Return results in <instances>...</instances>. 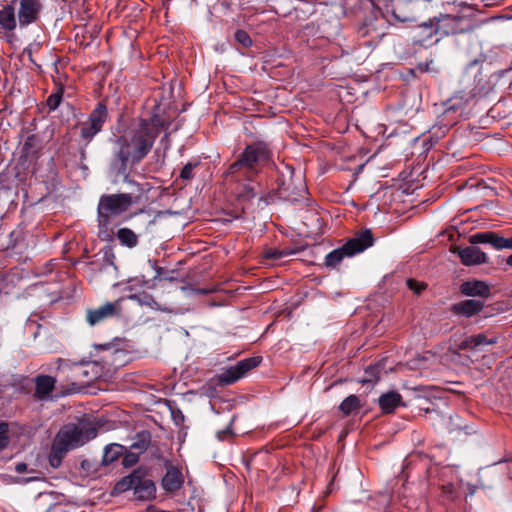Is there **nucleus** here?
<instances>
[{"instance_id":"obj_1","label":"nucleus","mask_w":512,"mask_h":512,"mask_svg":"<svg viewBox=\"0 0 512 512\" xmlns=\"http://www.w3.org/2000/svg\"><path fill=\"white\" fill-rule=\"evenodd\" d=\"M150 100L153 101L150 119L141 121L130 141H125L117 153L123 172L129 159L138 163L150 152L161 129L168 127L171 120L178 115V109L172 105L171 98H148L146 106Z\"/></svg>"},{"instance_id":"obj_2","label":"nucleus","mask_w":512,"mask_h":512,"mask_svg":"<svg viewBox=\"0 0 512 512\" xmlns=\"http://www.w3.org/2000/svg\"><path fill=\"white\" fill-rule=\"evenodd\" d=\"M271 150L264 141L248 144L236 161L228 167L225 177L231 182L251 181L270 161Z\"/></svg>"},{"instance_id":"obj_3","label":"nucleus","mask_w":512,"mask_h":512,"mask_svg":"<svg viewBox=\"0 0 512 512\" xmlns=\"http://www.w3.org/2000/svg\"><path fill=\"white\" fill-rule=\"evenodd\" d=\"M55 364L56 371L63 375L65 381L70 385L67 389L68 394L81 391L98 377V373L94 371L95 365L87 361L76 363L58 358Z\"/></svg>"},{"instance_id":"obj_4","label":"nucleus","mask_w":512,"mask_h":512,"mask_svg":"<svg viewBox=\"0 0 512 512\" xmlns=\"http://www.w3.org/2000/svg\"><path fill=\"white\" fill-rule=\"evenodd\" d=\"M132 196L128 193L102 195L99 199L97 213H98V226L99 236L108 240L110 235L108 226L112 217H116L126 210L133 203Z\"/></svg>"},{"instance_id":"obj_5","label":"nucleus","mask_w":512,"mask_h":512,"mask_svg":"<svg viewBox=\"0 0 512 512\" xmlns=\"http://www.w3.org/2000/svg\"><path fill=\"white\" fill-rule=\"evenodd\" d=\"M115 490L118 492L132 490L135 500L143 502L153 501L157 494L156 484L144 468H137L121 478L116 483Z\"/></svg>"},{"instance_id":"obj_6","label":"nucleus","mask_w":512,"mask_h":512,"mask_svg":"<svg viewBox=\"0 0 512 512\" xmlns=\"http://www.w3.org/2000/svg\"><path fill=\"white\" fill-rule=\"evenodd\" d=\"M374 238L369 229H366L349 239L342 247L334 249L325 257L324 264L328 268H336L345 257H352L371 247Z\"/></svg>"},{"instance_id":"obj_7","label":"nucleus","mask_w":512,"mask_h":512,"mask_svg":"<svg viewBox=\"0 0 512 512\" xmlns=\"http://www.w3.org/2000/svg\"><path fill=\"white\" fill-rule=\"evenodd\" d=\"M438 23L439 37L435 39L438 42L441 38L449 35H457L470 32L475 28V19L471 15H459L439 12L436 15Z\"/></svg>"},{"instance_id":"obj_8","label":"nucleus","mask_w":512,"mask_h":512,"mask_svg":"<svg viewBox=\"0 0 512 512\" xmlns=\"http://www.w3.org/2000/svg\"><path fill=\"white\" fill-rule=\"evenodd\" d=\"M465 110L463 98H446L433 103L432 114L439 119L443 126H452L461 117Z\"/></svg>"},{"instance_id":"obj_9","label":"nucleus","mask_w":512,"mask_h":512,"mask_svg":"<svg viewBox=\"0 0 512 512\" xmlns=\"http://www.w3.org/2000/svg\"><path fill=\"white\" fill-rule=\"evenodd\" d=\"M387 12L401 22L415 21L420 10L428 9L426 0H383Z\"/></svg>"},{"instance_id":"obj_10","label":"nucleus","mask_w":512,"mask_h":512,"mask_svg":"<svg viewBox=\"0 0 512 512\" xmlns=\"http://www.w3.org/2000/svg\"><path fill=\"white\" fill-rule=\"evenodd\" d=\"M75 434V429L73 428L60 429V431L57 433L48 456V461L51 467L58 468L61 465L62 460L67 452L71 449L79 447V440L77 441L74 438L71 441Z\"/></svg>"},{"instance_id":"obj_11","label":"nucleus","mask_w":512,"mask_h":512,"mask_svg":"<svg viewBox=\"0 0 512 512\" xmlns=\"http://www.w3.org/2000/svg\"><path fill=\"white\" fill-rule=\"evenodd\" d=\"M262 361L259 356L249 357L229 366L218 375V381L223 385H230L244 377L250 370L256 368Z\"/></svg>"},{"instance_id":"obj_12","label":"nucleus","mask_w":512,"mask_h":512,"mask_svg":"<svg viewBox=\"0 0 512 512\" xmlns=\"http://www.w3.org/2000/svg\"><path fill=\"white\" fill-rule=\"evenodd\" d=\"M107 117L108 112L106 105L101 102L98 103L87 121L83 122L80 126V137L82 140L89 143L93 137L101 131Z\"/></svg>"},{"instance_id":"obj_13","label":"nucleus","mask_w":512,"mask_h":512,"mask_svg":"<svg viewBox=\"0 0 512 512\" xmlns=\"http://www.w3.org/2000/svg\"><path fill=\"white\" fill-rule=\"evenodd\" d=\"M123 299L114 302H106L105 304L88 309L86 311V321L90 326H95L107 319L121 316Z\"/></svg>"},{"instance_id":"obj_14","label":"nucleus","mask_w":512,"mask_h":512,"mask_svg":"<svg viewBox=\"0 0 512 512\" xmlns=\"http://www.w3.org/2000/svg\"><path fill=\"white\" fill-rule=\"evenodd\" d=\"M165 474L161 479V487L167 494H174L184 485V476L179 466L172 464L170 460L164 461Z\"/></svg>"},{"instance_id":"obj_15","label":"nucleus","mask_w":512,"mask_h":512,"mask_svg":"<svg viewBox=\"0 0 512 512\" xmlns=\"http://www.w3.org/2000/svg\"><path fill=\"white\" fill-rule=\"evenodd\" d=\"M386 20L383 15L377 11L371 17L366 18L358 28V34L361 37H371V39H381L385 35Z\"/></svg>"},{"instance_id":"obj_16","label":"nucleus","mask_w":512,"mask_h":512,"mask_svg":"<svg viewBox=\"0 0 512 512\" xmlns=\"http://www.w3.org/2000/svg\"><path fill=\"white\" fill-rule=\"evenodd\" d=\"M452 252L458 255L461 263L465 266H476L488 263L487 254L473 244L464 248L456 247Z\"/></svg>"},{"instance_id":"obj_17","label":"nucleus","mask_w":512,"mask_h":512,"mask_svg":"<svg viewBox=\"0 0 512 512\" xmlns=\"http://www.w3.org/2000/svg\"><path fill=\"white\" fill-rule=\"evenodd\" d=\"M280 196L290 202H299L306 199L307 187L301 178H298V183H294L292 177L288 182L283 181L278 188Z\"/></svg>"},{"instance_id":"obj_18","label":"nucleus","mask_w":512,"mask_h":512,"mask_svg":"<svg viewBox=\"0 0 512 512\" xmlns=\"http://www.w3.org/2000/svg\"><path fill=\"white\" fill-rule=\"evenodd\" d=\"M479 64V60L475 59L469 63L467 66L464 75H463V82L468 83L472 78H474L475 84L473 87L469 90L470 96L476 97V96H486L491 91L485 89V83L483 81V78H479L478 76L481 74L479 70L477 69V66Z\"/></svg>"},{"instance_id":"obj_19","label":"nucleus","mask_w":512,"mask_h":512,"mask_svg":"<svg viewBox=\"0 0 512 512\" xmlns=\"http://www.w3.org/2000/svg\"><path fill=\"white\" fill-rule=\"evenodd\" d=\"M35 391L33 397L38 401H48L52 399V392L55 389L56 378L40 374L34 378Z\"/></svg>"},{"instance_id":"obj_20","label":"nucleus","mask_w":512,"mask_h":512,"mask_svg":"<svg viewBox=\"0 0 512 512\" xmlns=\"http://www.w3.org/2000/svg\"><path fill=\"white\" fill-rule=\"evenodd\" d=\"M438 37V23L436 16H434L418 26L415 42L420 45L427 46L431 43H436L435 39Z\"/></svg>"},{"instance_id":"obj_21","label":"nucleus","mask_w":512,"mask_h":512,"mask_svg":"<svg viewBox=\"0 0 512 512\" xmlns=\"http://www.w3.org/2000/svg\"><path fill=\"white\" fill-rule=\"evenodd\" d=\"M42 5L39 0H20L18 19L21 26H27L38 19Z\"/></svg>"},{"instance_id":"obj_22","label":"nucleus","mask_w":512,"mask_h":512,"mask_svg":"<svg viewBox=\"0 0 512 512\" xmlns=\"http://www.w3.org/2000/svg\"><path fill=\"white\" fill-rule=\"evenodd\" d=\"M460 292L465 296L488 298L491 295L490 286L485 281H465L460 286Z\"/></svg>"},{"instance_id":"obj_23","label":"nucleus","mask_w":512,"mask_h":512,"mask_svg":"<svg viewBox=\"0 0 512 512\" xmlns=\"http://www.w3.org/2000/svg\"><path fill=\"white\" fill-rule=\"evenodd\" d=\"M484 307L481 300L469 299L455 303L451 306V312L458 316L472 317L478 314Z\"/></svg>"},{"instance_id":"obj_24","label":"nucleus","mask_w":512,"mask_h":512,"mask_svg":"<svg viewBox=\"0 0 512 512\" xmlns=\"http://www.w3.org/2000/svg\"><path fill=\"white\" fill-rule=\"evenodd\" d=\"M379 407L384 414L393 413L397 407L405 406L402 396L396 391H388L378 398Z\"/></svg>"},{"instance_id":"obj_25","label":"nucleus","mask_w":512,"mask_h":512,"mask_svg":"<svg viewBox=\"0 0 512 512\" xmlns=\"http://www.w3.org/2000/svg\"><path fill=\"white\" fill-rule=\"evenodd\" d=\"M420 99L404 98L399 107L390 108L388 114L391 118H396L397 114H403L407 118H412L420 108Z\"/></svg>"},{"instance_id":"obj_26","label":"nucleus","mask_w":512,"mask_h":512,"mask_svg":"<svg viewBox=\"0 0 512 512\" xmlns=\"http://www.w3.org/2000/svg\"><path fill=\"white\" fill-rule=\"evenodd\" d=\"M75 429V436L71 439V441L75 438L79 442V446H82L87 441L95 438L97 436V429L93 426H77L75 424H67L63 426L61 429Z\"/></svg>"},{"instance_id":"obj_27","label":"nucleus","mask_w":512,"mask_h":512,"mask_svg":"<svg viewBox=\"0 0 512 512\" xmlns=\"http://www.w3.org/2000/svg\"><path fill=\"white\" fill-rule=\"evenodd\" d=\"M127 299L136 301L139 305L147 306L150 309L155 310V311H162V312L167 311V308L165 306H162L161 304H159L151 294H149L145 291L128 295Z\"/></svg>"},{"instance_id":"obj_28","label":"nucleus","mask_w":512,"mask_h":512,"mask_svg":"<svg viewBox=\"0 0 512 512\" xmlns=\"http://www.w3.org/2000/svg\"><path fill=\"white\" fill-rule=\"evenodd\" d=\"M498 342V337L488 339L485 334L472 335L461 342L460 349H476L480 345H494Z\"/></svg>"},{"instance_id":"obj_29","label":"nucleus","mask_w":512,"mask_h":512,"mask_svg":"<svg viewBox=\"0 0 512 512\" xmlns=\"http://www.w3.org/2000/svg\"><path fill=\"white\" fill-rule=\"evenodd\" d=\"M126 452V447L120 444L112 443L105 447L102 463L109 465L118 460Z\"/></svg>"},{"instance_id":"obj_30","label":"nucleus","mask_w":512,"mask_h":512,"mask_svg":"<svg viewBox=\"0 0 512 512\" xmlns=\"http://www.w3.org/2000/svg\"><path fill=\"white\" fill-rule=\"evenodd\" d=\"M0 25L4 30L12 31L16 28V19L14 8L10 5H5L0 10Z\"/></svg>"},{"instance_id":"obj_31","label":"nucleus","mask_w":512,"mask_h":512,"mask_svg":"<svg viewBox=\"0 0 512 512\" xmlns=\"http://www.w3.org/2000/svg\"><path fill=\"white\" fill-rule=\"evenodd\" d=\"M41 147L42 144L39 136L30 134L23 143L22 153L25 157H33L40 151Z\"/></svg>"},{"instance_id":"obj_32","label":"nucleus","mask_w":512,"mask_h":512,"mask_svg":"<svg viewBox=\"0 0 512 512\" xmlns=\"http://www.w3.org/2000/svg\"><path fill=\"white\" fill-rule=\"evenodd\" d=\"M116 237L121 245L134 248L138 245V236L129 228H121L117 231Z\"/></svg>"},{"instance_id":"obj_33","label":"nucleus","mask_w":512,"mask_h":512,"mask_svg":"<svg viewBox=\"0 0 512 512\" xmlns=\"http://www.w3.org/2000/svg\"><path fill=\"white\" fill-rule=\"evenodd\" d=\"M360 407V399L356 395H349L339 405V410L343 415L349 416L353 411Z\"/></svg>"},{"instance_id":"obj_34","label":"nucleus","mask_w":512,"mask_h":512,"mask_svg":"<svg viewBox=\"0 0 512 512\" xmlns=\"http://www.w3.org/2000/svg\"><path fill=\"white\" fill-rule=\"evenodd\" d=\"M381 365L370 364L364 371V376L360 380L362 384H374L380 377Z\"/></svg>"},{"instance_id":"obj_35","label":"nucleus","mask_w":512,"mask_h":512,"mask_svg":"<svg viewBox=\"0 0 512 512\" xmlns=\"http://www.w3.org/2000/svg\"><path fill=\"white\" fill-rule=\"evenodd\" d=\"M237 195L240 200H251L256 196L255 185L252 183L243 185Z\"/></svg>"},{"instance_id":"obj_36","label":"nucleus","mask_w":512,"mask_h":512,"mask_svg":"<svg viewBox=\"0 0 512 512\" xmlns=\"http://www.w3.org/2000/svg\"><path fill=\"white\" fill-rule=\"evenodd\" d=\"M234 37L235 40L245 48L251 47L253 44V41L249 34L242 29H238L235 32Z\"/></svg>"},{"instance_id":"obj_37","label":"nucleus","mask_w":512,"mask_h":512,"mask_svg":"<svg viewBox=\"0 0 512 512\" xmlns=\"http://www.w3.org/2000/svg\"><path fill=\"white\" fill-rule=\"evenodd\" d=\"M406 284L407 287L416 295H420L427 288V284L425 282H420L412 278L408 279Z\"/></svg>"},{"instance_id":"obj_38","label":"nucleus","mask_w":512,"mask_h":512,"mask_svg":"<svg viewBox=\"0 0 512 512\" xmlns=\"http://www.w3.org/2000/svg\"><path fill=\"white\" fill-rule=\"evenodd\" d=\"M490 231L477 232L469 237V242L473 245L487 244Z\"/></svg>"},{"instance_id":"obj_39","label":"nucleus","mask_w":512,"mask_h":512,"mask_svg":"<svg viewBox=\"0 0 512 512\" xmlns=\"http://www.w3.org/2000/svg\"><path fill=\"white\" fill-rule=\"evenodd\" d=\"M9 425L5 422L0 423V449L7 447L9 443Z\"/></svg>"},{"instance_id":"obj_40","label":"nucleus","mask_w":512,"mask_h":512,"mask_svg":"<svg viewBox=\"0 0 512 512\" xmlns=\"http://www.w3.org/2000/svg\"><path fill=\"white\" fill-rule=\"evenodd\" d=\"M150 443V435L148 433L142 434L139 441L134 442L131 448L137 449L140 452L145 451Z\"/></svg>"},{"instance_id":"obj_41","label":"nucleus","mask_w":512,"mask_h":512,"mask_svg":"<svg viewBox=\"0 0 512 512\" xmlns=\"http://www.w3.org/2000/svg\"><path fill=\"white\" fill-rule=\"evenodd\" d=\"M428 8H445L446 6L455 5L458 0H426Z\"/></svg>"},{"instance_id":"obj_42","label":"nucleus","mask_w":512,"mask_h":512,"mask_svg":"<svg viewBox=\"0 0 512 512\" xmlns=\"http://www.w3.org/2000/svg\"><path fill=\"white\" fill-rule=\"evenodd\" d=\"M198 164L197 163H187L181 170L180 172V178L183 179V180H190L193 178L194 174H193V170L194 168L197 166Z\"/></svg>"},{"instance_id":"obj_43","label":"nucleus","mask_w":512,"mask_h":512,"mask_svg":"<svg viewBox=\"0 0 512 512\" xmlns=\"http://www.w3.org/2000/svg\"><path fill=\"white\" fill-rule=\"evenodd\" d=\"M122 456H123L122 464L125 467H131V466L135 465L139 459L137 453H131V452L127 453V451Z\"/></svg>"},{"instance_id":"obj_44","label":"nucleus","mask_w":512,"mask_h":512,"mask_svg":"<svg viewBox=\"0 0 512 512\" xmlns=\"http://www.w3.org/2000/svg\"><path fill=\"white\" fill-rule=\"evenodd\" d=\"M512 250V237L505 238L499 235L497 250Z\"/></svg>"},{"instance_id":"obj_45","label":"nucleus","mask_w":512,"mask_h":512,"mask_svg":"<svg viewBox=\"0 0 512 512\" xmlns=\"http://www.w3.org/2000/svg\"><path fill=\"white\" fill-rule=\"evenodd\" d=\"M61 101L62 98H47L45 104L48 107V112L56 110L59 107Z\"/></svg>"},{"instance_id":"obj_46","label":"nucleus","mask_w":512,"mask_h":512,"mask_svg":"<svg viewBox=\"0 0 512 512\" xmlns=\"http://www.w3.org/2000/svg\"><path fill=\"white\" fill-rule=\"evenodd\" d=\"M265 257L268 259L279 260L281 258L280 249L270 248L266 250Z\"/></svg>"},{"instance_id":"obj_47","label":"nucleus","mask_w":512,"mask_h":512,"mask_svg":"<svg viewBox=\"0 0 512 512\" xmlns=\"http://www.w3.org/2000/svg\"><path fill=\"white\" fill-rule=\"evenodd\" d=\"M442 492L448 498L453 499L455 495V487L452 483H448L442 486Z\"/></svg>"},{"instance_id":"obj_48","label":"nucleus","mask_w":512,"mask_h":512,"mask_svg":"<svg viewBox=\"0 0 512 512\" xmlns=\"http://www.w3.org/2000/svg\"><path fill=\"white\" fill-rule=\"evenodd\" d=\"M498 239L499 235L496 232L490 231L487 244H490L494 249L497 250Z\"/></svg>"},{"instance_id":"obj_49","label":"nucleus","mask_w":512,"mask_h":512,"mask_svg":"<svg viewBox=\"0 0 512 512\" xmlns=\"http://www.w3.org/2000/svg\"><path fill=\"white\" fill-rule=\"evenodd\" d=\"M384 134H386L387 138H391V137L399 135L397 129L392 127V124H390L389 126H387L385 128Z\"/></svg>"},{"instance_id":"obj_50","label":"nucleus","mask_w":512,"mask_h":512,"mask_svg":"<svg viewBox=\"0 0 512 512\" xmlns=\"http://www.w3.org/2000/svg\"><path fill=\"white\" fill-rule=\"evenodd\" d=\"M434 65V62L432 60H430L429 62H425V63H420L419 64V68L422 70V71H426V72H429V71H432L434 70L431 66Z\"/></svg>"},{"instance_id":"obj_51","label":"nucleus","mask_w":512,"mask_h":512,"mask_svg":"<svg viewBox=\"0 0 512 512\" xmlns=\"http://www.w3.org/2000/svg\"><path fill=\"white\" fill-rule=\"evenodd\" d=\"M28 469V466L24 462H19L15 465V471L19 474L26 472Z\"/></svg>"},{"instance_id":"obj_52","label":"nucleus","mask_w":512,"mask_h":512,"mask_svg":"<svg viewBox=\"0 0 512 512\" xmlns=\"http://www.w3.org/2000/svg\"><path fill=\"white\" fill-rule=\"evenodd\" d=\"M281 258L288 257L297 253L294 249L284 248L280 249Z\"/></svg>"},{"instance_id":"obj_53","label":"nucleus","mask_w":512,"mask_h":512,"mask_svg":"<svg viewBox=\"0 0 512 512\" xmlns=\"http://www.w3.org/2000/svg\"><path fill=\"white\" fill-rule=\"evenodd\" d=\"M146 512H165L164 510H160L158 508H156L155 506L153 505H150L146 508Z\"/></svg>"},{"instance_id":"obj_54","label":"nucleus","mask_w":512,"mask_h":512,"mask_svg":"<svg viewBox=\"0 0 512 512\" xmlns=\"http://www.w3.org/2000/svg\"><path fill=\"white\" fill-rule=\"evenodd\" d=\"M245 99L247 100L249 105H251L253 107L257 105V103L254 101V98H245Z\"/></svg>"},{"instance_id":"obj_55","label":"nucleus","mask_w":512,"mask_h":512,"mask_svg":"<svg viewBox=\"0 0 512 512\" xmlns=\"http://www.w3.org/2000/svg\"><path fill=\"white\" fill-rule=\"evenodd\" d=\"M506 263H507V265L512 267V254L510 256H508V258L506 259Z\"/></svg>"},{"instance_id":"obj_56","label":"nucleus","mask_w":512,"mask_h":512,"mask_svg":"<svg viewBox=\"0 0 512 512\" xmlns=\"http://www.w3.org/2000/svg\"><path fill=\"white\" fill-rule=\"evenodd\" d=\"M402 127L404 128L402 130V133L406 134L407 133V124L405 122H403Z\"/></svg>"},{"instance_id":"obj_57","label":"nucleus","mask_w":512,"mask_h":512,"mask_svg":"<svg viewBox=\"0 0 512 512\" xmlns=\"http://www.w3.org/2000/svg\"><path fill=\"white\" fill-rule=\"evenodd\" d=\"M225 433H226L225 431H221V432H219V433H218V438H219V439H221V440H223V439H224L223 435H224Z\"/></svg>"},{"instance_id":"obj_58","label":"nucleus","mask_w":512,"mask_h":512,"mask_svg":"<svg viewBox=\"0 0 512 512\" xmlns=\"http://www.w3.org/2000/svg\"><path fill=\"white\" fill-rule=\"evenodd\" d=\"M198 293H200V294H207L208 291L205 290V289H201V290H198Z\"/></svg>"},{"instance_id":"obj_59","label":"nucleus","mask_w":512,"mask_h":512,"mask_svg":"<svg viewBox=\"0 0 512 512\" xmlns=\"http://www.w3.org/2000/svg\"><path fill=\"white\" fill-rule=\"evenodd\" d=\"M50 96L58 97V96H61V93L58 91L56 93H52Z\"/></svg>"},{"instance_id":"obj_60","label":"nucleus","mask_w":512,"mask_h":512,"mask_svg":"<svg viewBox=\"0 0 512 512\" xmlns=\"http://www.w3.org/2000/svg\"><path fill=\"white\" fill-rule=\"evenodd\" d=\"M129 183L133 184L134 186H136V187L138 188V190H140V188H139V184H137V183H135V182H133V181H129Z\"/></svg>"},{"instance_id":"obj_61","label":"nucleus","mask_w":512,"mask_h":512,"mask_svg":"<svg viewBox=\"0 0 512 512\" xmlns=\"http://www.w3.org/2000/svg\"><path fill=\"white\" fill-rule=\"evenodd\" d=\"M466 5H467V3L465 1H460L459 2V6H466Z\"/></svg>"},{"instance_id":"obj_62","label":"nucleus","mask_w":512,"mask_h":512,"mask_svg":"<svg viewBox=\"0 0 512 512\" xmlns=\"http://www.w3.org/2000/svg\"><path fill=\"white\" fill-rule=\"evenodd\" d=\"M36 479H37L36 477H33V478L26 479V481L28 482V481H33V480H36Z\"/></svg>"},{"instance_id":"obj_63","label":"nucleus","mask_w":512,"mask_h":512,"mask_svg":"<svg viewBox=\"0 0 512 512\" xmlns=\"http://www.w3.org/2000/svg\"><path fill=\"white\" fill-rule=\"evenodd\" d=\"M244 109H245V110H252V108H251V107H248V106H246V105L244 106Z\"/></svg>"},{"instance_id":"obj_64","label":"nucleus","mask_w":512,"mask_h":512,"mask_svg":"<svg viewBox=\"0 0 512 512\" xmlns=\"http://www.w3.org/2000/svg\"><path fill=\"white\" fill-rule=\"evenodd\" d=\"M5 109H6V106H4L3 108H1V109H0V114H1L3 111H5Z\"/></svg>"}]
</instances>
